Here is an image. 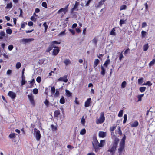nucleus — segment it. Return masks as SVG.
Wrapping results in <instances>:
<instances>
[{"instance_id":"nucleus-64","label":"nucleus","mask_w":155,"mask_h":155,"mask_svg":"<svg viewBox=\"0 0 155 155\" xmlns=\"http://www.w3.org/2000/svg\"><path fill=\"white\" fill-rule=\"evenodd\" d=\"M147 26V24L146 22H144L142 23V27L144 28Z\"/></svg>"},{"instance_id":"nucleus-26","label":"nucleus","mask_w":155,"mask_h":155,"mask_svg":"<svg viewBox=\"0 0 155 155\" xmlns=\"http://www.w3.org/2000/svg\"><path fill=\"white\" fill-rule=\"evenodd\" d=\"M43 26L45 27L44 32H46L47 31V30L48 29V26L46 22H44L43 24Z\"/></svg>"},{"instance_id":"nucleus-43","label":"nucleus","mask_w":155,"mask_h":155,"mask_svg":"<svg viewBox=\"0 0 155 155\" xmlns=\"http://www.w3.org/2000/svg\"><path fill=\"white\" fill-rule=\"evenodd\" d=\"M12 7V5L11 3H8L7 4V6L6 7V8H11Z\"/></svg>"},{"instance_id":"nucleus-22","label":"nucleus","mask_w":155,"mask_h":155,"mask_svg":"<svg viewBox=\"0 0 155 155\" xmlns=\"http://www.w3.org/2000/svg\"><path fill=\"white\" fill-rule=\"evenodd\" d=\"M0 39H2L5 35V33L4 31H2L0 32Z\"/></svg>"},{"instance_id":"nucleus-8","label":"nucleus","mask_w":155,"mask_h":155,"mask_svg":"<svg viewBox=\"0 0 155 155\" xmlns=\"http://www.w3.org/2000/svg\"><path fill=\"white\" fill-rule=\"evenodd\" d=\"M28 99H29L30 101L31 104L34 106L35 105V102L34 100V96L32 95H28Z\"/></svg>"},{"instance_id":"nucleus-62","label":"nucleus","mask_w":155,"mask_h":155,"mask_svg":"<svg viewBox=\"0 0 155 155\" xmlns=\"http://www.w3.org/2000/svg\"><path fill=\"white\" fill-rule=\"evenodd\" d=\"M28 25L29 26H32L33 25V23L32 21H30L28 22Z\"/></svg>"},{"instance_id":"nucleus-28","label":"nucleus","mask_w":155,"mask_h":155,"mask_svg":"<svg viewBox=\"0 0 155 155\" xmlns=\"http://www.w3.org/2000/svg\"><path fill=\"white\" fill-rule=\"evenodd\" d=\"M21 66V64L20 62H17L16 65V68L17 69H19Z\"/></svg>"},{"instance_id":"nucleus-57","label":"nucleus","mask_w":155,"mask_h":155,"mask_svg":"<svg viewBox=\"0 0 155 155\" xmlns=\"http://www.w3.org/2000/svg\"><path fill=\"white\" fill-rule=\"evenodd\" d=\"M123 56L122 54V52L120 54L119 56V60L121 61L122 60V58H123Z\"/></svg>"},{"instance_id":"nucleus-31","label":"nucleus","mask_w":155,"mask_h":155,"mask_svg":"<svg viewBox=\"0 0 155 155\" xmlns=\"http://www.w3.org/2000/svg\"><path fill=\"white\" fill-rule=\"evenodd\" d=\"M146 89V87H141L140 88V91L141 92H143Z\"/></svg>"},{"instance_id":"nucleus-48","label":"nucleus","mask_w":155,"mask_h":155,"mask_svg":"<svg viewBox=\"0 0 155 155\" xmlns=\"http://www.w3.org/2000/svg\"><path fill=\"white\" fill-rule=\"evenodd\" d=\"M33 93L35 94H37L38 92V90L36 88H35L33 90Z\"/></svg>"},{"instance_id":"nucleus-41","label":"nucleus","mask_w":155,"mask_h":155,"mask_svg":"<svg viewBox=\"0 0 155 155\" xmlns=\"http://www.w3.org/2000/svg\"><path fill=\"white\" fill-rule=\"evenodd\" d=\"M123 110H120L119 112L118 116L119 117H121L123 115Z\"/></svg>"},{"instance_id":"nucleus-52","label":"nucleus","mask_w":155,"mask_h":155,"mask_svg":"<svg viewBox=\"0 0 155 155\" xmlns=\"http://www.w3.org/2000/svg\"><path fill=\"white\" fill-rule=\"evenodd\" d=\"M116 128V126H112L110 127V130L111 131H113Z\"/></svg>"},{"instance_id":"nucleus-63","label":"nucleus","mask_w":155,"mask_h":155,"mask_svg":"<svg viewBox=\"0 0 155 155\" xmlns=\"http://www.w3.org/2000/svg\"><path fill=\"white\" fill-rule=\"evenodd\" d=\"M125 22V21L123 20H120V26H121V25L124 23Z\"/></svg>"},{"instance_id":"nucleus-14","label":"nucleus","mask_w":155,"mask_h":155,"mask_svg":"<svg viewBox=\"0 0 155 155\" xmlns=\"http://www.w3.org/2000/svg\"><path fill=\"white\" fill-rule=\"evenodd\" d=\"M91 100V98H89L85 101V107H87L89 106Z\"/></svg>"},{"instance_id":"nucleus-21","label":"nucleus","mask_w":155,"mask_h":155,"mask_svg":"<svg viewBox=\"0 0 155 155\" xmlns=\"http://www.w3.org/2000/svg\"><path fill=\"white\" fill-rule=\"evenodd\" d=\"M110 63V60L109 59H107L106 60L105 63L104 64V66L105 67H107L108 65Z\"/></svg>"},{"instance_id":"nucleus-40","label":"nucleus","mask_w":155,"mask_h":155,"mask_svg":"<svg viewBox=\"0 0 155 155\" xmlns=\"http://www.w3.org/2000/svg\"><path fill=\"white\" fill-rule=\"evenodd\" d=\"M118 133L120 135L122 134V133L121 130V128L120 127H118Z\"/></svg>"},{"instance_id":"nucleus-32","label":"nucleus","mask_w":155,"mask_h":155,"mask_svg":"<svg viewBox=\"0 0 155 155\" xmlns=\"http://www.w3.org/2000/svg\"><path fill=\"white\" fill-rule=\"evenodd\" d=\"M66 31V30H65L61 32L58 35V36H61L64 35H65V32Z\"/></svg>"},{"instance_id":"nucleus-13","label":"nucleus","mask_w":155,"mask_h":155,"mask_svg":"<svg viewBox=\"0 0 155 155\" xmlns=\"http://www.w3.org/2000/svg\"><path fill=\"white\" fill-rule=\"evenodd\" d=\"M101 74L104 76L105 74V69L102 65L101 66Z\"/></svg>"},{"instance_id":"nucleus-24","label":"nucleus","mask_w":155,"mask_h":155,"mask_svg":"<svg viewBox=\"0 0 155 155\" xmlns=\"http://www.w3.org/2000/svg\"><path fill=\"white\" fill-rule=\"evenodd\" d=\"M62 12H63L64 14H65L66 12V11L63 8H61L60 9V10H59L58 11L57 13L58 14H59Z\"/></svg>"},{"instance_id":"nucleus-44","label":"nucleus","mask_w":155,"mask_h":155,"mask_svg":"<svg viewBox=\"0 0 155 155\" xmlns=\"http://www.w3.org/2000/svg\"><path fill=\"white\" fill-rule=\"evenodd\" d=\"M12 73V71L11 70H8L6 72V74L8 75H10Z\"/></svg>"},{"instance_id":"nucleus-29","label":"nucleus","mask_w":155,"mask_h":155,"mask_svg":"<svg viewBox=\"0 0 155 155\" xmlns=\"http://www.w3.org/2000/svg\"><path fill=\"white\" fill-rule=\"evenodd\" d=\"M60 114V112L58 110H56L54 112V115L56 117H58Z\"/></svg>"},{"instance_id":"nucleus-3","label":"nucleus","mask_w":155,"mask_h":155,"mask_svg":"<svg viewBox=\"0 0 155 155\" xmlns=\"http://www.w3.org/2000/svg\"><path fill=\"white\" fill-rule=\"evenodd\" d=\"M117 144L118 141L115 140L112 144L109 147L108 151L110 152L111 155H114Z\"/></svg>"},{"instance_id":"nucleus-45","label":"nucleus","mask_w":155,"mask_h":155,"mask_svg":"<svg viewBox=\"0 0 155 155\" xmlns=\"http://www.w3.org/2000/svg\"><path fill=\"white\" fill-rule=\"evenodd\" d=\"M155 62V59H153L149 64L150 66H151L154 64Z\"/></svg>"},{"instance_id":"nucleus-59","label":"nucleus","mask_w":155,"mask_h":155,"mask_svg":"<svg viewBox=\"0 0 155 155\" xmlns=\"http://www.w3.org/2000/svg\"><path fill=\"white\" fill-rule=\"evenodd\" d=\"M19 10H20V14L19 15V16L22 17V10L20 8L19 9Z\"/></svg>"},{"instance_id":"nucleus-18","label":"nucleus","mask_w":155,"mask_h":155,"mask_svg":"<svg viewBox=\"0 0 155 155\" xmlns=\"http://www.w3.org/2000/svg\"><path fill=\"white\" fill-rule=\"evenodd\" d=\"M139 123L137 121H135L131 124L132 127H136L138 126Z\"/></svg>"},{"instance_id":"nucleus-58","label":"nucleus","mask_w":155,"mask_h":155,"mask_svg":"<svg viewBox=\"0 0 155 155\" xmlns=\"http://www.w3.org/2000/svg\"><path fill=\"white\" fill-rule=\"evenodd\" d=\"M137 97L138 98V101H141L142 100V97L140 95H138Z\"/></svg>"},{"instance_id":"nucleus-27","label":"nucleus","mask_w":155,"mask_h":155,"mask_svg":"<svg viewBox=\"0 0 155 155\" xmlns=\"http://www.w3.org/2000/svg\"><path fill=\"white\" fill-rule=\"evenodd\" d=\"M86 132V130L85 129H82L80 132V134L83 135L85 134Z\"/></svg>"},{"instance_id":"nucleus-10","label":"nucleus","mask_w":155,"mask_h":155,"mask_svg":"<svg viewBox=\"0 0 155 155\" xmlns=\"http://www.w3.org/2000/svg\"><path fill=\"white\" fill-rule=\"evenodd\" d=\"M59 49L58 47H56L53 49L52 54L54 55H57L59 51Z\"/></svg>"},{"instance_id":"nucleus-9","label":"nucleus","mask_w":155,"mask_h":155,"mask_svg":"<svg viewBox=\"0 0 155 155\" xmlns=\"http://www.w3.org/2000/svg\"><path fill=\"white\" fill-rule=\"evenodd\" d=\"M8 95L12 99H14L16 97V94L12 91H9L8 93Z\"/></svg>"},{"instance_id":"nucleus-55","label":"nucleus","mask_w":155,"mask_h":155,"mask_svg":"<svg viewBox=\"0 0 155 155\" xmlns=\"http://www.w3.org/2000/svg\"><path fill=\"white\" fill-rule=\"evenodd\" d=\"M31 19L33 21H35L36 20V18H35L33 16L31 17Z\"/></svg>"},{"instance_id":"nucleus-36","label":"nucleus","mask_w":155,"mask_h":155,"mask_svg":"<svg viewBox=\"0 0 155 155\" xmlns=\"http://www.w3.org/2000/svg\"><path fill=\"white\" fill-rule=\"evenodd\" d=\"M126 8L127 6L125 5H124L120 6V10H125L126 9Z\"/></svg>"},{"instance_id":"nucleus-20","label":"nucleus","mask_w":155,"mask_h":155,"mask_svg":"<svg viewBox=\"0 0 155 155\" xmlns=\"http://www.w3.org/2000/svg\"><path fill=\"white\" fill-rule=\"evenodd\" d=\"M115 28H113L110 32V35L114 36H115L116 35V33L115 32Z\"/></svg>"},{"instance_id":"nucleus-61","label":"nucleus","mask_w":155,"mask_h":155,"mask_svg":"<svg viewBox=\"0 0 155 155\" xmlns=\"http://www.w3.org/2000/svg\"><path fill=\"white\" fill-rule=\"evenodd\" d=\"M81 122L82 124L83 125H84V123H85V120L83 118H82L81 120Z\"/></svg>"},{"instance_id":"nucleus-39","label":"nucleus","mask_w":155,"mask_h":155,"mask_svg":"<svg viewBox=\"0 0 155 155\" xmlns=\"http://www.w3.org/2000/svg\"><path fill=\"white\" fill-rule=\"evenodd\" d=\"M41 5L42 6L45 8H47V3L45 2H42L41 4Z\"/></svg>"},{"instance_id":"nucleus-47","label":"nucleus","mask_w":155,"mask_h":155,"mask_svg":"<svg viewBox=\"0 0 155 155\" xmlns=\"http://www.w3.org/2000/svg\"><path fill=\"white\" fill-rule=\"evenodd\" d=\"M13 46L12 45H10L8 46V49L10 51H12L13 49Z\"/></svg>"},{"instance_id":"nucleus-34","label":"nucleus","mask_w":155,"mask_h":155,"mask_svg":"<svg viewBox=\"0 0 155 155\" xmlns=\"http://www.w3.org/2000/svg\"><path fill=\"white\" fill-rule=\"evenodd\" d=\"M60 102L62 104H63L65 103V99L62 96L60 100Z\"/></svg>"},{"instance_id":"nucleus-42","label":"nucleus","mask_w":155,"mask_h":155,"mask_svg":"<svg viewBox=\"0 0 155 155\" xmlns=\"http://www.w3.org/2000/svg\"><path fill=\"white\" fill-rule=\"evenodd\" d=\"M55 91V88L54 87H51V91L52 94L54 93Z\"/></svg>"},{"instance_id":"nucleus-2","label":"nucleus","mask_w":155,"mask_h":155,"mask_svg":"<svg viewBox=\"0 0 155 155\" xmlns=\"http://www.w3.org/2000/svg\"><path fill=\"white\" fill-rule=\"evenodd\" d=\"M98 143L97 140H95L94 142L92 143L93 146L94 148L95 149V151L96 152L99 149V147H102L105 144V140H101L100 141V143L98 145L97 143Z\"/></svg>"},{"instance_id":"nucleus-56","label":"nucleus","mask_w":155,"mask_h":155,"mask_svg":"<svg viewBox=\"0 0 155 155\" xmlns=\"http://www.w3.org/2000/svg\"><path fill=\"white\" fill-rule=\"evenodd\" d=\"M26 82V81H25V79H22L21 81V85L23 86L24 85Z\"/></svg>"},{"instance_id":"nucleus-50","label":"nucleus","mask_w":155,"mask_h":155,"mask_svg":"<svg viewBox=\"0 0 155 155\" xmlns=\"http://www.w3.org/2000/svg\"><path fill=\"white\" fill-rule=\"evenodd\" d=\"M51 129L54 130H56L57 129V127L53 124L51 125Z\"/></svg>"},{"instance_id":"nucleus-38","label":"nucleus","mask_w":155,"mask_h":155,"mask_svg":"<svg viewBox=\"0 0 155 155\" xmlns=\"http://www.w3.org/2000/svg\"><path fill=\"white\" fill-rule=\"evenodd\" d=\"M6 32L7 34L10 35L12 34V31L11 29L9 28L6 30Z\"/></svg>"},{"instance_id":"nucleus-37","label":"nucleus","mask_w":155,"mask_h":155,"mask_svg":"<svg viewBox=\"0 0 155 155\" xmlns=\"http://www.w3.org/2000/svg\"><path fill=\"white\" fill-rule=\"evenodd\" d=\"M9 137L10 138H15V134L12 133L9 135Z\"/></svg>"},{"instance_id":"nucleus-5","label":"nucleus","mask_w":155,"mask_h":155,"mask_svg":"<svg viewBox=\"0 0 155 155\" xmlns=\"http://www.w3.org/2000/svg\"><path fill=\"white\" fill-rule=\"evenodd\" d=\"M34 134L35 136L36 140L37 141L40 140L41 138V135L40 131L36 128L34 129Z\"/></svg>"},{"instance_id":"nucleus-17","label":"nucleus","mask_w":155,"mask_h":155,"mask_svg":"<svg viewBox=\"0 0 155 155\" xmlns=\"http://www.w3.org/2000/svg\"><path fill=\"white\" fill-rule=\"evenodd\" d=\"M64 63L65 64L66 66H67V65H69L71 64V61L69 59H65L64 61Z\"/></svg>"},{"instance_id":"nucleus-16","label":"nucleus","mask_w":155,"mask_h":155,"mask_svg":"<svg viewBox=\"0 0 155 155\" xmlns=\"http://www.w3.org/2000/svg\"><path fill=\"white\" fill-rule=\"evenodd\" d=\"M98 41V39L95 38H94L91 42L94 44L95 46L97 45V43Z\"/></svg>"},{"instance_id":"nucleus-54","label":"nucleus","mask_w":155,"mask_h":155,"mask_svg":"<svg viewBox=\"0 0 155 155\" xmlns=\"http://www.w3.org/2000/svg\"><path fill=\"white\" fill-rule=\"evenodd\" d=\"M36 81L38 83H40L41 81V78L39 76L36 79Z\"/></svg>"},{"instance_id":"nucleus-25","label":"nucleus","mask_w":155,"mask_h":155,"mask_svg":"<svg viewBox=\"0 0 155 155\" xmlns=\"http://www.w3.org/2000/svg\"><path fill=\"white\" fill-rule=\"evenodd\" d=\"M65 92L66 93V95H67V96L69 97L71 95L72 93L70 92L69 90H66Z\"/></svg>"},{"instance_id":"nucleus-30","label":"nucleus","mask_w":155,"mask_h":155,"mask_svg":"<svg viewBox=\"0 0 155 155\" xmlns=\"http://www.w3.org/2000/svg\"><path fill=\"white\" fill-rule=\"evenodd\" d=\"M127 83L125 81H123L121 85V88H125L126 86Z\"/></svg>"},{"instance_id":"nucleus-7","label":"nucleus","mask_w":155,"mask_h":155,"mask_svg":"<svg viewBox=\"0 0 155 155\" xmlns=\"http://www.w3.org/2000/svg\"><path fill=\"white\" fill-rule=\"evenodd\" d=\"M67 75H64L63 77H60L58 79V81H63L64 82H67L68 81V79L67 78Z\"/></svg>"},{"instance_id":"nucleus-35","label":"nucleus","mask_w":155,"mask_h":155,"mask_svg":"<svg viewBox=\"0 0 155 155\" xmlns=\"http://www.w3.org/2000/svg\"><path fill=\"white\" fill-rule=\"evenodd\" d=\"M148 44H146L145 45L143 46V50L144 51H146L148 49Z\"/></svg>"},{"instance_id":"nucleus-53","label":"nucleus","mask_w":155,"mask_h":155,"mask_svg":"<svg viewBox=\"0 0 155 155\" xmlns=\"http://www.w3.org/2000/svg\"><path fill=\"white\" fill-rule=\"evenodd\" d=\"M49 101L46 99L44 103L47 106H48L49 104Z\"/></svg>"},{"instance_id":"nucleus-11","label":"nucleus","mask_w":155,"mask_h":155,"mask_svg":"<svg viewBox=\"0 0 155 155\" xmlns=\"http://www.w3.org/2000/svg\"><path fill=\"white\" fill-rule=\"evenodd\" d=\"M34 40L32 38L23 39L21 40V41L25 43L31 42Z\"/></svg>"},{"instance_id":"nucleus-19","label":"nucleus","mask_w":155,"mask_h":155,"mask_svg":"<svg viewBox=\"0 0 155 155\" xmlns=\"http://www.w3.org/2000/svg\"><path fill=\"white\" fill-rule=\"evenodd\" d=\"M99 62V61L98 59H96L94 61V67L95 68L96 66H97Z\"/></svg>"},{"instance_id":"nucleus-6","label":"nucleus","mask_w":155,"mask_h":155,"mask_svg":"<svg viewBox=\"0 0 155 155\" xmlns=\"http://www.w3.org/2000/svg\"><path fill=\"white\" fill-rule=\"evenodd\" d=\"M79 2H78L76 1L75 4L74 5V7L71 10V13L72 14L73 13V12L74 11H78V6L79 5Z\"/></svg>"},{"instance_id":"nucleus-4","label":"nucleus","mask_w":155,"mask_h":155,"mask_svg":"<svg viewBox=\"0 0 155 155\" xmlns=\"http://www.w3.org/2000/svg\"><path fill=\"white\" fill-rule=\"evenodd\" d=\"M105 120V117H104V113L101 112L99 118L96 121L97 124H99L103 123Z\"/></svg>"},{"instance_id":"nucleus-60","label":"nucleus","mask_w":155,"mask_h":155,"mask_svg":"<svg viewBox=\"0 0 155 155\" xmlns=\"http://www.w3.org/2000/svg\"><path fill=\"white\" fill-rule=\"evenodd\" d=\"M53 48L52 47V46L51 45L49 46V47L48 49V52L50 51Z\"/></svg>"},{"instance_id":"nucleus-49","label":"nucleus","mask_w":155,"mask_h":155,"mask_svg":"<svg viewBox=\"0 0 155 155\" xmlns=\"http://www.w3.org/2000/svg\"><path fill=\"white\" fill-rule=\"evenodd\" d=\"M27 24V23L26 22H24L21 25V28H24L25 26V25Z\"/></svg>"},{"instance_id":"nucleus-12","label":"nucleus","mask_w":155,"mask_h":155,"mask_svg":"<svg viewBox=\"0 0 155 155\" xmlns=\"http://www.w3.org/2000/svg\"><path fill=\"white\" fill-rule=\"evenodd\" d=\"M106 135V133L103 131H100L99 132V136L100 137L104 138Z\"/></svg>"},{"instance_id":"nucleus-15","label":"nucleus","mask_w":155,"mask_h":155,"mask_svg":"<svg viewBox=\"0 0 155 155\" xmlns=\"http://www.w3.org/2000/svg\"><path fill=\"white\" fill-rule=\"evenodd\" d=\"M60 44V42H58L56 41H52L51 42V45L53 48H55L56 47H57L55 45Z\"/></svg>"},{"instance_id":"nucleus-23","label":"nucleus","mask_w":155,"mask_h":155,"mask_svg":"<svg viewBox=\"0 0 155 155\" xmlns=\"http://www.w3.org/2000/svg\"><path fill=\"white\" fill-rule=\"evenodd\" d=\"M106 0H101V1L99 2L98 5L97 6V7H99L100 6L104 4Z\"/></svg>"},{"instance_id":"nucleus-33","label":"nucleus","mask_w":155,"mask_h":155,"mask_svg":"<svg viewBox=\"0 0 155 155\" xmlns=\"http://www.w3.org/2000/svg\"><path fill=\"white\" fill-rule=\"evenodd\" d=\"M127 114H125L124 115V120L123 121V124H125L127 120Z\"/></svg>"},{"instance_id":"nucleus-1","label":"nucleus","mask_w":155,"mask_h":155,"mask_svg":"<svg viewBox=\"0 0 155 155\" xmlns=\"http://www.w3.org/2000/svg\"><path fill=\"white\" fill-rule=\"evenodd\" d=\"M126 138V136L124 135L123 137L121 140L120 144L119 147L118 149V153L119 155H124V147Z\"/></svg>"},{"instance_id":"nucleus-46","label":"nucleus","mask_w":155,"mask_h":155,"mask_svg":"<svg viewBox=\"0 0 155 155\" xmlns=\"http://www.w3.org/2000/svg\"><path fill=\"white\" fill-rule=\"evenodd\" d=\"M143 78H141L139 79L138 80V83L139 84H142L143 82Z\"/></svg>"},{"instance_id":"nucleus-51","label":"nucleus","mask_w":155,"mask_h":155,"mask_svg":"<svg viewBox=\"0 0 155 155\" xmlns=\"http://www.w3.org/2000/svg\"><path fill=\"white\" fill-rule=\"evenodd\" d=\"M141 34L142 37H143L146 35V32L144 31H142L141 32Z\"/></svg>"}]
</instances>
